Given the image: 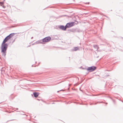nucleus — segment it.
<instances>
[{
  "mask_svg": "<svg viewBox=\"0 0 123 123\" xmlns=\"http://www.w3.org/2000/svg\"><path fill=\"white\" fill-rule=\"evenodd\" d=\"M15 34L14 33H12L10 34L4 39L2 43L1 46V52L4 56H5L6 50L8 46L7 44L6 43L14 36Z\"/></svg>",
  "mask_w": 123,
  "mask_h": 123,
  "instance_id": "f257e3e1",
  "label": "nucleus"
},
{
  "mask_svg": "<svg viewBox=\"0 0 123 123\" xmlns=\"http://www.w3.org/2000/svg\"><path fill=\"white\" fill-rule=\"evenodd\" d=\"M74 22H72L71 23H67L66 25V27L67 28H70L74 25Z\"/></svg>",
  "mask_w": 123,
  "mask_h": 123,
  "instance_id": "f03ea898",
  "label": "nucleus"
},
{
  "mask_svg": "<svg viewBox=\"0 0 123 123\" xmlns=\"http://www.w3.org/2000/svg\"><path fill=\"white\" fill-rule=\"evenodd\" d=\"M51 39L50 37H47L43 39V42H47L49 41Z\"/></svg>",
  "mask_w": 123,
  "mask_h": 123,
  "instance_id": "7ed1b4c3",
  "label": "nucleus"
},
{
  "mask_svg": "<svg viewBox=\"0 0 123 123\" xmlns=\"http://www.w3.org/2000/svg\"><path fill=\"white\" fill-rule=\"evenodd\" d=\"M96 67L94 66H92L88 67L87 69V70L89 72H92L96 69Z\"/></svg>",
  "mask_w": 123,
  "mask_h": 123,
  "instance_id": "20e7f679",
  "label": "nucleus"
},
{
  "mask_svg": "<svg viewBox=\"0 0 123 123\" xmlns=\"http://www.w3.org/2000/svg\"><path fill=\"white\" fill-rule=\"evenodd\" d=\"M60 28L63 30H65L67 28L66 27V26H60L59 27Z\"/></svg>",
  "mask_w": 123,
  "mask_h": 123,
  "instance_id": "39448f33",
  "label": "nucleus"
},
{
  "mask_svg": "<svg viewBox=\"0 0 123 123\" xmlns=\"http://www.w3.org/2000/svg\"><path fill=\"white\" fill-rule=\"evenodd\" d=\"M34 96L36 98L37 97L39 94V93L38 92H35L33 93Z\"/></svg>",
  "mask_w": 123,
  "mask_h": 123,
  "instance_id": "423d86ee",
  "label": "nucleus"
},
{
  "mask_svg": "<svg viewBox=\"0 0 123 123\" xmlns=\"http://www.w3.org/2000/svg\"><path fill=\"white\" fill-rule=\"evenodd\" d=\"M79 49V48L78 47H76L74 48L73 49V51H76Z\"/></svg>",
  "mask_w": 123,
  "mask_h": 123,
  "instance_id": "0eeeda50",
  "label": "nucleus"
},
{
  "mask_svg": "<svg viewBox=\"0 0 123 123\" xmlns=\"http://www.w3.org/2000/svg\"><path fill=\"white\" fill-rule=\"evenodd\" d=\"M0 5L2 6L3 8H5V7L3 5V3L2 2H0Z\"/></svg>",
  "mask_w": 123,
  "mask_h": 123,
  "instance_id": "6e6552de",
  "label": "nucleus"
}]
</instances>
